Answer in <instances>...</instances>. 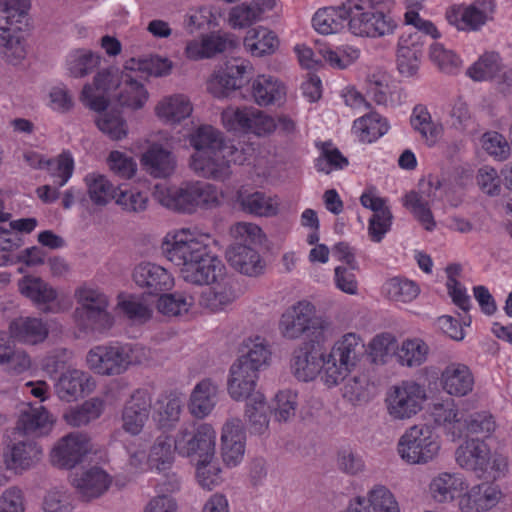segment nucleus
<instances>
[{"instance_id": "a18cd8bd", "label": "nucleus", "mask_w": 512, "mask_h": 512, "mask_svg": "<svg viewBox=\"0 0 512 512\" xmlns=\"http://www.w3.org/2000/svg\"><path fill=\"white\" fill-rule=\"evenodd\" d=\"M0 55L14 65L26 58L27 43L20 28L0 22Z\"/></svg>"}, {"instance_id": "9b49d317", "label": "nucleus", "mask_w": 512, "mask_h": 512, "mask_svg": "<svg viewBox=\"0 0 512 512\" xmlns=\"http://www.w3.org/2000/svg\"><path fill=\"white\" fill-rule=\"evenodd\" d=\"M457 464L467 471L474 472L478 477L499 479L508 471L507 458L492 452L489 446L479 439L464 441L455 452Z\"/></svg>"}, {"instance_id": "39448f33", "label": "nucleus", "mask_w": 512, "mask_h": 512, "mask_svg": "<svg viewBox=\"0 0 512 512\" xmlns=\"http://www.w3.org/2000/svg\"><path fill=\"white\" fill-rule=\"evenodd\" d=\"M188 139L195 150L189 166L200 177L226 180L232 173V164L241 165L246 161L243 151L227 144L223 133L211 125H200Z\"/></svg>"}, {"instance_id": "79ce46f5", "label": "nucleus", "mask_w": 512, "mask_h": 512, "mask_svg": "<svg viewBox=\"0 0 512 512\" xmlns=\"http://www.w3.org/2000/svg\"><path fill=\"white\" fill-rule=\"evenodd\" d=\"M55 419L42 405H28L23 409L17 421V429L27 435H44L51 431Z\"/></svg>"}, {"instance_id": "e433bc0d", "label": "nucleus", "mask_w": 512, "mask_h": 512, "mask_svg": "<svg viewBox=\"0 0 512 512\" xmlns=\"http://www.w3.org/2000/svg\"><path fill=\"white\" fill-rule=\"evenodd\" d=\"M440 186L438 179L429 181V188L422 189L420 192H410L404 198V206L410 210L414 217L428 231L434 230L436 222L430 209V203L435 197L432 194V188L437 190Z\"/></svg>"}, {"instance_id": "72a5a7b5", "label": "nucleus", "mask_w": 512, "mask_h": 512, "mask_svg": "<svg viewBox=\"0 0 512 512\" xmlns=\"http://www.w3.org/2000/svg\"><path fill=\"white\" fill-rule=\"evenodd\" d=\"M41 448L33 441H20L7 447L3 452V464L13 474H21L39 462Z\"/></svg>"}, {"instance_id": "0eeeda50", "label": "nucleus", "mask_w": 512, "mask_h": 512, "mask_svg": "<svg viewBox=\"0 0 512 512\" xmlns=\"http://www.w3.org/2000/svg\"><path fill=\"white\" fill-rule=\"evenodd\" d=\"M148 360V350L138 344H105L91 348L86 355V365L95 374L118 376L130 367Z\"/></svg>"}, {"instance_id": "3c124183", "label": "nucleus", "mask_w": 512, "mask_h": 512, "mask_svg": "<svg viewBox=\"0 0 512 512\" xmlns=\"http://www.w3.org/2000/svg\"><path fill=\"white\" fill-rule=\"evenodd\" d=\"M95 125L98 130L113 141H121L129 134V125L122 112L116 109L96 111Z\"/></svg>"}, {"instance_id": "37998d69", "label": "nucleus", "mask_w": 512, "mask_h": 512, "mask_svg": "<svg viewBox=\"0 0 512 512\" xmlns=\"http://www.w3.org/2000/svg\"><path fill=\"white\" fill-rule=\"evenodd\" d=\"M348 17V1L340 6L323 7L314 13L312 27L322 35L336 34L345 28Z\"/></svg>"}, {"instance_id": "7ed1b4c3", "label": "nucleus", "mask_w": 512, "mask_h": 512, "mask_svg": "<svg viewBox=\"0 0 512 512\" xmlns=\"http://www.w3.org/2000/svg\"><path fill=\"white\" fill-rule=\"evenodd\" d=\"M212 242L208 232L197 227H181L168 231L160 248L186 283L207 286L221 280L227 272L223 261L212 251Z\"/></svg>"}, {"instance_id": "20e7f679", "label": "nucleus", "mask_w": 512, "mask_h": 512, "mask_svg": "<svg viewBox=\"0 0 512 512\" xmlns=\"http://www.w3.org/2000/svg\"><path fill=\"white\" fill-rule=\"evenodd\" d=\"M136 70L109 68L99 71L92 83H86L80 93L81 103L92 111L108 108V94L114 92L115 101L131 111L143 109L150 100V92L145 81Z\"/></svg>"}, {"instance_id": "dca6fc26", "label": "nucleus", "mask_w": 512, "mask_h": 512, "mask_svg": "<svg viewBox=\"0 0 512 512\" xmlns=\"http://www.w3.org/2000/svg\"><path fill=\"white\" fill-rule=\"evenodd\" d=\"M151 410V397L146 390H136L126 401L121 413L122 430L134 436L133 439L143 436L142 431L146 426ZM146 433H144L145 435ZM151 434V432L149 433ZM158 433H152L157 435ZM132 440V438H130ZM129 441L125 440L123 445Z\"/></svg>"}, {"instance_id": "052dcab7", "label": "nucleus", "mask_w": 512, "mask_h": 512, "mask_svg": "<svg viewBox=\"0 0 512 512\" xmlns=\"http://www.w3.org/2000/svg\"><path fill=\"white\" fill-rule=\"evenodd\" d=\"M117 308L134 323H145L153 314L152 307L145 298L138 295L120 294L117 298Z\"/></svg>"}, {"instance_id": "0e129e2a", "label": "nucleus", "mask_w": 512, "mask_h": 512, "mask_svg": "<svg viewBox=\"0 0 512 512\" xmlns=\"http://www.w3.org/2000/svg\"><path fill=\"white\" fill-rule=\"evenodd\" d=\"M318 53L323 61L334 69H346L352 65L360 55L357 48L348 45L338 47L322 45L318 48Z\"/></svg>"}, {"instance_id": "a19ab883", "label": "nucleus", "mask_w": 512, "mask_h": 512, "mask_svg": "<svg viewBox=\"0 0 512 512\" xmlns=\"http://www.w3.org/2000/svg\"><path fill=\"white\" fill-rule=\"evenodd\" d=\"M141 164L154 178H167L176 169V159L172 152L160 144H152L141 156Z\"/></svg>"}, {"instance_id": "9d476101", "label": "nucleus", "mask_w": 512, "mask_h": 512, "mask_svg": "<svg viewBox=\"0 0 512 512\" xmlns=\"http://www.w3.org/2000/svg\"><path fill=\"white\" fill-rule=\"evenodd\" d=\"M427 400L425 386L409 379L390 386L385 393L383 403L390 421L407 423L423 412Z\"/></svg>"}, {"instance_id": "c03bdc74", "label": "nucleus", "mask_w": 512, "mask_h": 512, "mask_svg": "<svg viewBox=\"0 0 512 512\" xmlns=\"http://www.w3.org/2000/svg\"><path fill=\"white\" fill-rule=\"evenodd\" d=\"M237 201L241 209L257 217H272L279 211V200L276 196L261 191H239Z\"/></svg>"}, {"instance_id": "b1692460", "label": "nucleus", "mask_w": 512, "mask_h": 512, "mask_svg": "<svg viewBox=\"0 0 512 512\" xmlns=\"http://www.w3.org/2000/svg\"><path fill=\"white\" fill-rule=\"evenodd\" d=\"M194 105L190 97L184 93H171L161 96L153 107L157 120L168 126L180 125L190 118Z\"/></svg>"}, {"instance_id": "864d4df0", "label": "nucleus", "mask_w": 512, "mask_h": 512, "mask_svg": "<svg viewBox=\"0 0 512 512\" xmlns=\"http://www.w3.org/2000/svg\"><path fill=\"white\" fill-rule=\"evenodd\" d=\"M104 410V401L100 398H90L77 406L69 407L63 413L67 425L81 427L98 419Z\"/></svg>"}, {"instance_id": "4468645a", "label": "nucleus", "mask_w": 512, "mask_h": 512, "mask_svg": "<svg viewBox=\"0 0 512 512\" xmlns=\"http://www.w3.org/2000/svg\"><path fill=\"white\" fill-rule=\"evenodd\" d=\"M19 293L46 313H60L70 306L63 296L44 279L25 275L17 282Z\"/></svg>"}, {"instance_id": "bf43d9fd", "label": "nucleus", "mask_w": 512, "mask_h": 512, "mask_svg": "<svg viewBox=\"0 0 512 512\" xmlns=\"http://www.w3.org/2000/svg\"><path fill=\"white\" fill-rule=\"evenodd\" d=\"M195 305L194 297L185 292L163 294L157 301L158 311L168 317L189 314Z\"/></svg>"}, {"instance_id": "1a4fd4ad", "label": "nucleus", "mask_w": 512, "mask_h": 512, "mask_svg": "<svg viewBox=\"0 0 512 512\" xmlns=\"http://www.w3.org/2000/svg\"><path fill=\"white\" fill-rule=\"evenodd\" d=\"M383 4L390 9L392 0H348L349 31L359 37H382L392 34L396 28L395 21L380 8Z\"/></svg>"}, {"instance_id": "5701e85b", "label": "nucleus", "mask_w": 512, "mask_h": 512, "mask_svg": "<svg viewBox=\"0 0 512 512\" xmlns=\"http://www.w3.org/2000/svg\"><path fill=\"white\" fill-rule=\"evenodd\" d=\"M502 497V490L496 484H468V488L459 495L457 507L460 512H487L495 507Z\"/></svg>"}, {"instance_id": "6e6552de", "label": "nucleus", "mask_w": 512, "mask_h": 512, "mask_svg": "<svg viewBox=\"0 0 512 512\" xmlns=\"http://www.w3.org/2000/svg\"><path fill=\"white\" fill-rule=\"evenodd\" d=\"M442 440L436 429L427 423L407 427L396 443L398 457L407 465H427L440 455Z\"/></svg>"}, {"instance_id": "423d86ee", "label": "nucleus", "mask_w": 512, "mask_h": 512, "mask_svg": "<svg viewBox=\"0 0 512 512\" xmlns=\"http://www.w3.org/2000/svg\"><path fill=\"white\" fill-rule=\"evenodd\" d=\"M74 297L78 306L73 312V320L80 332L102 333L113 327L115 317L109 311V297L102 289L83 283L75 289Z\"/></svg>"}, {"instance_id": "603ef678", "label": "nucleus", "mask_w": 512, "mask_h": 512, "mask_svg": "<svg viewBox=\"0 0 512 512\" xmlns=\"http://www.w3.org/2000/svg\"><path fill=\"white\" fill-rule=\"evenodd\" d=\"M430 348L421 338H406L398 344L397 362L404 367L415 368L424 364L429 356Z\"/></svg>"}, {"instance_id": "58836bf2", "label": "nucleus", "mask_w": 512, "mask_h": 512, "mask_svg": "<svg viewBox=\"0 0 512 512\" xmlns=\"http://www.w3.org/2000/svg\"><path fill=\"white\" fill-rule=\"evenodd\" d=\"M420 38L417 33H411L403 35L399 40L397 68L403 77H415L418 73L422 53Z\"/></svg>"}, {"instance_id": "e2e57ef3", "label": "nucleus", "mask_w": 512, "mask_h": 512, "mask_svg": "<svg viewBox=\"0 0 512 512\" xmlns=\"http://www.w3.org/2000/svg\"><path fill=\"white\" fill-rule=\"evenodd\" d=\"M382 291L391 301L410 303L418 297L420 287L412 280L393 277L383 284Z\"/></svg>"}, {"instance_id": "2f4dec72", "label": "nucleus", "mask_w": 512, "mask_h": 512, "mask_svg": "<svg viewBox=\"0 0 512 512\" xmlns=\"http://www.w3.org/2000/svg\"><path fill=\"white\" fill-rule=\"evenodd\" d=\"M209 286L210 289L201 294L200 305L210 312L225 311L239 297V291L228 271L221 280H217Z\"/></svg>"}, {"instance_id": "f3484780", "label": "nucleus", "mask_w": 512, "mask_h": 512, "mask_svg": "<svg viewBox=\"0 0 512 512\" xmlns=\"http://www.w3.org/2000/svg\"><path fill=\"white\" fill-rule=\"evenodd\" d=\"M252 70L253 66L248 60L228 62L211 75L207 82V90L216 98H225L244 86L245 76Z\"/></svg>"}, {"instance_id": "2eb2a0df", "label": "nucleus", "mask_w": 512, "mask_h": 512, "mask_svg": "<svg viewBox=\"0 0 512 512\" xmlns=\"http://www.w3.org/2000/svg\"><path fill=\"white\" fill-rule=\"evenodd\" d=\"M494 0H474L470 4H458L449 7L446 19L459 31H478L493 18Z\"/></svg>"}, {"instance_id": "a878e982", "label": "nucleus", "mask_w": 512, "mask_h": 512, "mask_svg": "<svg viewBox=\"0 0 512 512\" xmlns=\"http://www.w3.org/2000/svg\"><path fill=\"white\" fill-rule=\"evenodd\" d=\"M96 383L87 372L69 368L54 382V391L61 401L74 402L93 392Z\"/></svg>"}, {"instance_id": "8fccbe9b", "label": "nucleus", "mask_w": 512, "mask_h": 512, "mask_svg": "<svg viewBox=\"0 0 512 512\" xmlns=\"http://www.w3.org/2000/svg\"><path fill=\"white\" fill-rule=\"evenodd\" d=\"M99 64L100 56L97 53L90 49L77 48L67 54L64 69L68 76L80 79L91 74Z\"/></svg>"}, {"instance_id": "393cba45", "label": "nucleus", "mask_w": 512, "mask_h": 512, "mask_svg": "<svg viewBox=\"0 0 512 512\" xmlns=\"http://www.w3.org/2000/svg\"><path fill=\"white\" fill-rule=\"evenodd\" d=\"M467 488L468 481L462 474L442 471L431 477L427 493L434 503L444 505L457 502Z\"/></svg>"}, {"instance_id": "6e6d98bb", "label": "nucleus", "mask_w": 512, "mask_h": 512, "mask_svg": "<svg viewBox=\"0 0 512 512\" xmlns=\"http://www.w3.org/2000/svg\"><path fill=\"white\" fill-rule=\"evenodd\" d=\"M387 120L378 113H369L353 122L352 131L362 142L372 143L387 133Z\"/></svg>"}, {"instance_id": "bb28decb", "label": "nucleus", "mask_w": 512, "mask_h": 512, "mask_svg": "<svg viewBox=\"0 0 512 512\" xmlns=\"http://www.w3.org/2000/svg\"><path fill=\"white\" fill-rule=\"evenodd\" d=\"M434 423L441 427L452 441L460 439L465 434V414L460 411L455 401L446 398L436 401L430 408Z\"/></svg>"}, {"instance_id": "aec40b11", "label": "nucleus", "mask_w": 512, "mask_h": 512, "mask_svg": "<svg viewBox=\"0 0 512 512\" xmlns=\"http://www.w3.org/2000/svg\"><path fill=\"white\" fill-rule=\"evenodd\" d=\"M229 34L221 31L201 33L185 41L184 56L190 61L211 59L232 47Z\"/></svg>"}, {"instance_id": "680f3d73", "label": "nucleus", "mask_w": 512, "mask_h": 512, "mask_svg": "<svg viewBox=\"0 0 512 512\" xmlns=\"http://www.w3.org/2000/svg\"><path fill=\"white\" fill-rule=\"evenodd\" d=\"M501 58L498 53L485 52L466 71V75L476 82L494 79L501 71Z\"/></svg>"}, {"instance_id": "49530a36", "label": "nucleus", "mask_w": 512, "mask_h": 512, "mask_svg": "<svg viewBox=\"0 0 512 512\" xmlns=\"http://www.w3.org/2000/svg\"><path fill=\"white\" fill-rule=\"evenodd\" d=\"M83 181L87 195L94 205L104 207L116 200L119 186H115L107 175L89 172L84 176Z\"/></svg>"}, {"instance_id": "412c9836", "label": "nucleus", "mask_w": 512, "mask_h": 512, "mask_svg": "<svg viewBox=\"0 0 512 512\" xmlns=\"http://www.w3.org/2000/svg\"><path fill=\"white\" fill-rule=\"evenodd\" d=\"M272 355V348L268 339L259 334H252L241 341L238 356L233 363L259 373L270 366Z\"/></svg>"}, {"instance_id": "7c9ffc66", "label": "nucleus", "mask_w": 512, "mask_h": 512, "mask_svg": "<svg viewBox=\"0 0 512 512\" xmlns=\"http://www.w3.org/2000/svg\"><path fill=\"white\" fill-rule=\"evenodd\" d=\"M474 375L471 369L461 362H450L440 374V385L452 397H464L474 388Z\"/></svg>"}, {"instance_id": "f704fd0d", "label": "nucleus", "mask_w": 512, "mask_h": 512, "mask_svg": "<svg viewBox=\"0 0 512 512\" xmlns=\"http://www.w3.org/2000/svg\"><path fill=\"white\" fill-rule=\"evenodd\" d=\"M219 385L210 378L199 381L192 389L188 401L190 414L197 419L208 417L216 407Z\"/></svg>"}, {"instance_id": "774afa93", "label": "nucleus", "mask_w": 512, "mask_h": 512, "mask_svg": "<svg viewBox=\"0 0 512 512\" xmlns=\"http://www.w3.org/2000/svg\"><path fill=\"white\" fill-rule=\"evenodd\" d=\"M53 182L58 187L65 186L73 176L75 162L69 151H63L58 156L47 160L46 168Z\"/></svg>"}, {"instance_id": "473e14b6", "label": "nucleus", "mask_w": 512, "mask_h": 512, "mask_svg": "<svg viewBox=\"0 0 512 512\" xmlns=\"http://www.w3.org/2000/svg\"><path fill=\"white\" fill-rule=\"evenodd\" d=\"M111 483L112 477L98 466L76 473L71 481L78 494L87 500L102 496L109 489Z\"/></svg>"}, {"instance_id": "c756f323", "label": "nucleus", "mask_w": 512, "mask_h": 512, "mask_svg": "<svg viewBox=\"0 0 512 512\" xmlns=\"http://www.w3.org/2000/svg\"><path fill=\"white\" fill-rule=\"evenodd\" d=\"M133 280L150 294L168 291L174 286V277L163 266L153 262H141L133 270Z\"/></svg>"}, {"instance_id": "4be33fe9", "label": "nucleus", "mask_w": 512, "mask_h": 512, "mask_svg": "<svg viewBox=\"0 0 512 512\" xmlns=\"http://www.w3.org/2000/svg\"><path fill=\"white\" fill-rule=\"evenodd\" d=\"M346 508L349 512H401L395 494L381 484L374 485L365 495L349 499Z\"/></svg>"}, {"instance_id": "a211bd4d", "label": "nucleus", "mask_w": 512, "mask_h": 512, "mask_svg": "<svg viewBox=\"0 0 512 512\" xmlns=\"http://www.w3.org/2000/svg\"><path fill=\"white\" fill-rule=\"evenodd\" d=\"M221 457L228 468L239 466L246 452V433L241 419H228L221 430Z\"/></svg>"}, {"instance_id": "338daca9", "label": "nucleus", "mask_w": 512, "mask_h": 512, "mask_svg": "<svg viewBox=\"0 0 512 512\" xmlns=\"http://www.w3.org/2000/svg\"><path fill=\"white\" fill-rule=\"evenodd\" d=\"M115 203L127 212H143L148 207L149 194L137 186H119Z\"/></svg>"}, {"instance_id": "6ab92c4d", "label": "nucleus", "mask_w": 512, "mask_h": 512, "mask_svg": "<svg viewBox=\"0 0 512 512\" xmlns=\"http://www.w3.org/2000/svg\"><path fill=\"white\" fill-rule=\"evenodd\" d=\"M251 99L258 107H281L287 100V86L277 76L269 73L255 75L249 85Z\"/></svg>"}, {"instance_id": "f8f14e48", "label": "nucleus", "mask_w": 512, "mask_h": 512, "mask_svg": "<svg viewBox=\"0 0 512 512\" xmlns=\"http://www.w3.org/2000/svg\"><path fill=\"white\" fill-rule=\"evenodd\" d=\"M328 322L316 315V307L308 300H300L289 306L280 316L279 334L286 340H298L302 336L324 331Z\"/></svg>"}, {"instance_id": "69168bd1", "label": "nucleus", "mask_w": 512, "mask_h": 512, "mask_svg": "<svg viewBox=\"0 0 512 512\" xmlns=\"http://www.w3.org/2000/svg\"><path fill=\"white\" fill-rule=\"evenodd\" d=\"M229 235L233 242L230 245L261 246L266 235L262 228L253 222L241 221L233 224L229 229Z\"/></svg>"}, {"instance_id": "4d7b16f0", "label": "nucleus", "mask_w": 512, "mask_h": 512, "mask_svg": "<svg viewBox=\"0 0 512 512\" xmlns=\"http://www.w3.org/2000/svg\"><path fill=\"white\" fill-rule=\"evenodd\" d=\"M368 92L378 105L398 106L404 99L403 89L396 83L386 81L384 76L373 75Z\"/></svg>"}, {"instance_id": "de8ad7c7", "label": "nucleus", "mask_w": 512, "mask_h": 512, "mask_svg": "<svg viewBox=\"0 0 512 512\" xmlns=\"http://www.w3.org/2000/svg\"><path fill=\"white\" fill-rule=\"evenodd\" d=\"M410 124L428 146H434L443 135L444 128L442 123L432 119L425 105L418 104L413 108Z\"/></svg>"}, {"instance_id": "5fc2aeb1", "label": "nucleus", "mask_w": 512, "mask_h": 512, "mask_svg": "<svg viewBox=\"0 0 512 512\" xmlns=\"http://www.w3.org/2000/svg\"><path fill=\"white\" fill-rule=\"evenodd\" d=\"M183 410V401L181 396L177 394H170L163 400L159 401L153 419L156 423L160 433L173 429L180 420V416Z\"/></svg>"}, {"instance_id": "4c0bfd02", "label": "nucleus", "mask_w": 512, "mask_h": 512, "mask_svg": "<svg viewBox=\"0 0 512 512\" xmlns=\"http://www.w3.org/2000/svg\"><path fill=\"white\" fill-rule=\"evenodd\" d=\"M48 333L47 323L38 317L21 316L14 319L9 325L10 337L26 345L42 343Z\"/></svg>"}, {"instance_id": "c9c22d12", "label": "nucleus", "mask_w": 512, "mask_h": 512, "mask_svg": "<svg viewBox=\"0 0 512 512\" xmlns=\"http://www.w3.org/2000/svg\"><path fill=\"white\" fill-rule=\"evenodd\" d=\"M256 248L249 245H229L226 259L237 272L250 277L258 276L263 273L265 263Z\"/></svg>"}, {"instance_id": "f03ea898", "label": "nucleus", "mask_w": 512, "mask_h": 512, "mask_svg": "<svg viewBox=\"0 0 512 512\" xmlns=\"http://www.w3.org/2000/svg\"><path fill=\"white\" fill-rule=\"evenodd\" d=\"M364 348L363 341L356 333H346L330 348L314 344H303L294 349L290 369L301 382L319 379L327 388L337 387L356 367Z\"/></svg>"}, {"instance_id": "cd10ccee", "label": "nucleus", "mask_w": 512, "mask_h": 512, "mask_svg": "<svg viewBox=\"0 0 512 512\" xmlns=\"http://www.w3.org/2000/svg\"><path fill=\"white\" fill-rule=\"evenodd\" d=\"M192 182L180 185L158 183L154 186L153 197L163 207L181 213H194Z\"/></svg>"}, {"instance_id": "ea45409f", "label": "nucleus", "mask_w": 512, "mask_h": 512, "mask_svg": "<svg viewBox=\"0 0 512 512\" xmlns=\"http://www.w3.org/2000/svg\"><path fill=\"white\" fill-rule=\"evenodd\" d=\"M280 45L276 33L265 26L250 28L243 38V47L252 57L262 58L274 54Z\"/></svg>"}, {"instance_id": "f257e3e1", "label": "nucleus", "mask_w": 512, "mask_h": 512, "mask_svg": "<svg viewBox=\"0 0 512 512\" xmlns=\"http://www.w3.org/2000/svg\"><path fill=\"white\" fill-rule=\"evenodd\" d=\"M216 436L212 425L193 422L183 424L174 438L166 431L145 434L124 444L125 469L131 474L165 473L172 468L176 452L183 457H213Z\"/></svg>"}, {"instance_id": "c85d7f7f", "label": "nucleus", "mask_w": 512, "mask_h": 512, "mask_svg": "<svg viewBox=\"0 0 512 512\" xmlns=\"http://www.w3.org/2000/svg\"><path fill=\"white\" fill-rule=\"evenodd\" d=\"M259 373L232 363L227 378V393L236 402H249L264 394L257 389Z\"/></svg>"}, {"instance_id": "13d9d810", "label": "nucleus", "mask_w": 512, "mask_h": 512, "mask_svg": "<svg viewBox=\"0 0 512 512\" xmlns=\"http://www.w3.org/2000/svg\"><path fill=\"white\" fill-rule=\"evenodd\" d=\"M42 512H74V498L64 485H54L46 489L41 498Z\"/></svg>"}, {"instance_id": "ddd939ff", "label": "nucleus", "mask_w": 512, "mask_h": 512, "mask_svg": "<svg viewBox=\"0 0 512 512\" xmlns=\"http://www.w3.org/2000/svg\"><path fill=\"white\" fill-rule=\"evenodd\" d=\"M91 438L82 432H72L61 437L52 447L49 459L53 466L60 469H72L84 458L95 453Z\"/></svg>"}, {"instance_id": "09e8293b", "label": "nucleus", "mask_w": 512, "mask_h": 512, "mask_svg": "<svg viewBox=\"0 0 512 512\" xmlns=\"http://www.w3.org/2000/svg\"><path fill=\"white\" fill-rule=\"evenodd\" d=\"M244 419L251 435L263 436L268 433L270 408L265 396H257L245 403Z\"/></svg>"}]
</instances>
